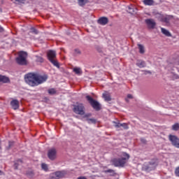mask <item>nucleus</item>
Returning a JSON list of instances; mask_svg holds the SVG:
<instances>
[{
  "label": "nucleus",
  "instance_id": "obj_37",
  "mask_svg": "<svg viewBox=\"0 0 179 179\" xmlns=\"http://www.w3.org/2000/svg\"><path fill=\"white\" fill-rule=\"evenodd\" d=\"M122 128H124V129H129V127H128V124L127 123H122Z\"/></svg>",
  "mask_w": 179,
  "mask_h": 179
},
{
  "label": "nucleus",
  "instance_id": "obj_11",
  "mask_svg": "<svg viewBox=\"0 0 179 179\" xmlns=\"http://www.w3.org/2000/svg\"><path fill=\"white\" fill-rule=\"evenodd\" d=\"M55 174L57 179H61V178H64V177H65V176H66L68 173L66 172V171H59L55 172Z\"/></svg>",
  "mask_w": 179,
  "mask_h": 179
},
{
  "label": "nucleus",
  "instance_id": "obj_43",
  "mask_svg": "<svg viewBox=\"0 0 179 179\" xmlns=\"http://www.w3.org/2000/svg\"><path fill=\"white\" fill-rule=\"evenodd\" d=\"M127 99H132V95L131 94H128L127 95Z\"/></svg>",
  "mask_w": 179,
  "mask_h": 179
},
{
  "label": "nucleus",
  "instance_id": "obj_41",
  "mask_svg": "<svg viewBox=\"0 0 179 179\" xmlns=\"http://www.w3.org/2000/svg\"><path fill=\"white\" fill-rule=\"evenodd\" d=\"M77 179H87V178H86V177L85 176H80V177H78Z\"/></svg>",
  "mask_w": 179,
  "mask_h": 179
},
{
  "label": "nucleus",
  "instance_id": "obj_33",
  "mask_svg": "<svg viewBox=\"0 0 179 179\" xmlns=\"http://www.w3.org/2000/svg\"><path fill=\"white\" fill-rule=\"evenodd\" d=\"M74 54L75 55H80L82 54V52H80V50L79 49H75Z\"/></svg>",
  "mask_w": 179,
  "mask_h": 179
},
{
  "label": "nucleus",
  "instance_id": "obj_19",
  "mask_svg": "<svg viewBox=\"0 0 179 179\" xmlns=\"http://www.w3.org/2000/svg\"><path fill=\"white\" fill-rule=\"evenodd\" d=\"M160 22H163L164 23H166V24H168V23H170V16L162 15V18H161Z\"/></svg>",
  "mask_w": 179,
  "mask_h": 179
},
{
  "label": "nucleus",
  "instance_id": "obj_32",
  "mask_svg": "<svg viewBox=\"0 0 179 179\" xmlns=\"http://www.w3.org/2000/svg\"><path fill=\"white\" fill-rule=\"evenodd\" d=\"M48 93L49 94H55V93H57V91L55 90V89L52 88L48 90Z\"/></svg>",
  "mask_w": 179,
  "mask_h": 179
},
{
  "label": "nucleus",
  "instance_id": "obj_31",
  "mask_svg": "<svg viewBox=\"0 0 179 179\" xmlns=\"http://www.w3.org/2000/svg\"><path fill=\"white\" fill-rule=\"evenodd\" d=\"M18 162L22 163V160L21 159H18L17 162H15V164H14V169H15V170H17V167L19 166V163Z\"/></svg>",
  "mask_w": 179,
  "mask_h": 179
},
{
  "label": "nucleus",
  "instance_id": "obj_7",
  "mask_svg": "<svg viewBox=\"0 0 179 179\" xmlns=\"http://www.w3.org/2000/svg\"><path fill=\"white\" fill-rule=\"evenodd\" d=\"M73 111L76 114H78V115H85V106L83 103L74 105Z\"/></svg>",
  "mask_w": 179,
  "mask_h": 179
},
{
  "label": "nucleus",
  "instance_id": "obj_17",
  "mask_svg": "<svg viewBox=\"0 0 179 179\" xmlns=\"http://www.w3.org/2000/svg\"><path fill=\"white\" fill-rule=\"evenodd\" d=\"M8 82H9V78L5 76L0 75V83H8Z\"/></svg>",
  "mask_w": 179,
  "mask_h": 179
},
{
  "label": "nucleus",
  "instance_id": "obj_28",
  "mask_svg": "<svg viewBox=\"0 0 179 179\" xmlns=\"http://www.w3.org/2000/svg\"><path fill=\"white\" fill-rule=\"evenodd\" d=\"M73 72H75L76 75H80V73H82V70L80 69V68H74Z\"/></svg>",
  "mask_w": 179,
  "mask_h": 179
},
{
  "label": "nucleus",
  "instance_id": "obj_3",
  "mask_svg": "<svg viewBox=\"0 0 179 179\" xmlns=\"http://www.w3.org/2000/svg\"><path fill=\"white\" fill-rule=\"evenodd\" d=\"M159 164V159L154 158L148 162V164H144L143 169L145 171H152L156 169Z\"/></svg>",
  "mask_w": 179,
  "mask_h": 179
},
{
  "label": "nucleus",
  "instance_id": "obj_12",
  "mask_svg": "<svg viewBox=\"0 0 179 179\" xmlns=\"http://www.w3.org/2000/svg\"><path fill=\"white\" fill-rule=\"evenodd\" d=\"M127 10L131 15H135L138 12V9L134 8V6H129L127 7Z\"/></svg>",
  "mask_w": 179,
  "mask_h": 179
},
{
  "label": "nucleus",
  "instance_id": "obj_10",
  "mask_svg": "<svg viewBox=\"0 0 179 179\" xmlns=\"http://www.w3.org/2000/svg\"><path fill=\"white\" fill-rule=\"evenodd\" d=\"M145 23L147 24L148 29H155L156 27V22L153 19H146L145 20Z\"/></svg>",
  "mask_w": 179,
  "mask_h": 179
},
{
  "label": "nucleus",
  "instance_id": "obj_29",
  "mask_svg": "<svg viewBox=\"0 0 179 179\" xmlns=\"http://www.w3.org/2000/svg\"><path fill=\"white\" fill-rule=\"evenodd\" d=\"M41 169L44 170V171H48V165H47V164H42Z\"/></svg>",
  "mask_w": 179,
  "mask_h": 179
},
{
  "label": "nucleus",
  "instance_id": "obj_47",
  "mask_svg": "<svg viewBox=\"0 0 179 179\" xmlns=\"http://www.w3.org/2000/svg\"><path fill=\"white\" fill-rule=\"evenodd\" d=\"M0 145H1V141H0Z\"/></svg>",
  "mask_w": 179,
  "mask_h": 179
},
{
  "label": "nucleus",
  "instance_id": "obj_36",
  "mask_svg": "<svg viewBox=\"0 0 179 179\" xmlns=\"http://www.w3.org/2000/svg\"><path fill=\"white\" fill-rule=\"evenodd\" d=\"M49 179H57L55 173H51L50 175Z\"/></svg>",
  "mask_w": 179,
  "mask_h": 179
},
{
  "label": "nucleus",
  "instance_id": "obj_8",
  "mask_svg": "<svg viewBox=\"0 0 179 179\" xmlns=\"http://www.w3.org/2000/svg\"><path fill=\"white\" fill-rule=\"evenodd\" d=\"M169 139L173 146L179 149V138L177 136L171 134L169 136Z\"/></svg>",
  "mask_w": 179,
  "mask_h": 179
},
{
  "label": "nucleus",
  "instance_id": "obj_23",
  "mask_svg": "<svg viewBox=\"0 0 179 179\" xmlns=\"http://www.w3.org/2000/svg\"><path fill=\"white\" fill-rule=\"evenodd\" d=\"M104 173H110V176H111L112 177H114V176H116V173L115 171L113 170V169H108L104 171Z\"/></svg>",
  "mask_w": 179,
  "mask_h": 179
},
{
  "label": "nucleus",
  "instance_id": "obj_42",
  "mask_svg": "<svg viewBox=\"0 0 179 179\" xmlns=\"http://www.w3.org/2000/svg\"><path fill=\"white\" fill-rule=\"evenodd\" d=\"M3 31V28L0 26V33H2Z\"/></svg>",
  "mask_w": 179,
  "mask_h": 179
},
{
  "label": "nucleus",
  "instance_id": "obj_2",
  "mask_svg": "<svg viewBox=\"0 0 179 179\" xmlns=\"http://www.w3.org/2000/svg\"><path fill=\"white\" fill-rule=\"evenodd\" d=\"M123 157L115 158L112 160V163L115 167H124L127 163V160L129 159V155L127 152L122 153Z\"/></svg>",
  "mask_w": 179,
  "mask_h": 179
},
{
  "label": "nucleus",
  "instance_id": "obj_6",
  "mask_svg": "<svg viewBox=\"0 0 179 179\" xmlns=\"http://www.w3.org/2000/svg\"><path fill=\"white\" fill-rule=\"evenodd\" d=\"M86 99L94 110H96V111H100V110H101V106L99 101L94 100L93 98H92V96L89 95L86 96Z\"/></svg>",
  "mask_w": 179,
  "mask_h": 179
},
{
  "label": "nucleus",
  "instance_id": "obj_26",
  "mask_svg": "<svg viewBox=\"0 0 179 179\" xmlns=\"http://www.w3.org/2000/svg\"><path fill=\"white\" fill-rule=\"evenodd\" d=\"M13 145H15V142L9 141L8 146L6 147V150H10L12 148H13Z\"/></svg>",
  "mask_w": 179,
  "mask_h": 179
},
{
  "label": "nucleus",
  "instance_id": "obj_1",
  "mask_svg": "<svg viewBox=\"0 0 179 179\" xmlns=\"http://www.w3.org/2000/svg\"><path fill=\"white\" fill-rule=\"evenodd\" d=\"M25 82L29 86L34 87L47 82L48 76L47 75H41L38 73H29L24 76Z\"/></svg>",
  "mask_w": 179,
  "mask_h": 179
},
{
  "label": "nucleus",
  "instance_id": "obj_46",
  "mask_svg": "<svg viewBox=\"0 0 179 179\" xmlns=\"http://www.w3.org/2000/svg\"><path fill=\"white\" fill-rule=\"evenodd\" d=\"M126 101H128V99H126Z\"/></svg>",
  "mask_w": 179,
  "mask_h": 179
},
{
  "label": "nucleus",
  "instance_id": "obj_27",
  "mask_svg": "<svg viewBox=\"0 0 179 179\" xmlns=\"http://www.w3.org/2000/svg\"><path fill=\"white\" fill-rule=\"evenodd\" d=\"M36 62H40V64H43L44 62V59L41 56H36Z\"/></svg>",
  "mask_w": 179,
  "mask_h": 179
},
{
  "label": "nucleus",
  "instance_id": "obj_25",
  "mask_svg": "<svg viewBox=\"0 0 179 179\" xmlns=\"http://www.w3.org/2000/svg\"><path fill=\"white\" fill-rule=\"evenodd\" d=\"M87 121L88 124H96V122H97V120L93 118H87Z\"/></svg>",
  "mask_w": 179,
  "mask_h": 179
},
{
  "label": "nucleus",
  "instance_id": "obj_20",
  "mask_svg": "<svg viewBox=\"0 0 179 179\" xmlns=\"http://www.w3.org/2000/svg\"><path fill=\"white\" fill-rule=\"evenodd\" d=\"M103 97L105 101H111V96L108 92H105L103 94Z\"/></svg>",
  "mask_w": 179,
  "mask_h": 179
},
{
  "label": "nucleus",
  "instance_id": "obj_15",
  "mask_svg": "<svg viewBox=\"0 0 179 179\" xmlns=\"http://www.w3.org/2000/svg\"><path fill=\"white\" fill-rule=\"evenodd\" d=\"M153 16L156 17V19H158V20L161 21L162 18L163 17V15L162 13H158L157 11L152 12Z\"/></svg>",
  "mask_w": 179,
  "mask_h": 179
},
{
  "label": "nucleus",
  "instance_id": "obj_34",
  "mask_svg": "<svg viewBox=\"0 0 179 179\" xmlns=\"http://www.w3.org/2000/svg\"><path fill=\"white\" fill-rule=\"evenodd\" d=\"M113 124H115V127L116 128H121V127H122V123L113 122Z\"/></svg>",
  "mask_w": 179,
  "mask_h": 179
},
{
  "label": "nucleus",
  "instance_id": "obj_18",
  "mask_svg": "<svg viewBox=\"0 0 179 179\" xmlns=\"http://www.w3.org/2000/svg\"><path fill=\"white\" fill-rule=\"evenodd\" d=\"M161 31L162 34H164L166 37H171V33L169 31V30L164 29V28H161Z\"/></svg>",
  "mask_w": 179,
  "mask_h": 179
},
{
  "label": "nucleus",
  "instance_id": "obj_14",
  "mask_svg": "<svg viewBox=\"0 0 179 179\" xmlns=\"http://www.w3.org/2000/svg\"><path fill=\"white\" fill-rule=\"evenodd\" d=\"M10 106L13 110H17L19 108V101L17 99H13L10 101Z\"/></svg>",
  "mask_w": 179,
  "mask_h": 179
},
{
  "label": "nucleus",
  "instance_id": "obj_16",
  "mask_svg": "<svg viewBox=\"0 0 179 179\" xmlns=\"http://www.w3.org/2000/svg\"><path fill=\"white\" fill-rule=\"evenodd\" d=\"M136 65L138 68H145V66H146V62L143 60H137Z\"/></svg>",
  "mask_w": 179,
  "mask_h": 179
},
{
  "label": "nucleus",
  "instance_id": "obj_13",
  "mask_svg": "<svg viewBox=\"0 0 179 179\" xmlns=\"http://www.w3.org/2000/svg\"><path fill=\"white\" fill-rule=\"evenodd\" d=\"M98 23L102 26H106V24L108 23V18L106 17H101L98 20Z\"/></svg>",
  "mask_w": 179,
  "mask_h": 179
},
{
  "label": "nucleus",
  "instance_id": "obj_39",
  "mask_svg": "<svg viewBox=\"0 0 179 179\" xmlns=\"http://www.w3.org/2000/svg\"><path fill=\"white\" fill-rule=\"evenodd\" d=\"M89 117H92V113H87L84 115V118H89Z\"/></svg>",
  "mask_w": 179,
  "mask_h": 179
},
{
  "label": "nucleus",
  "instance_id": "obj_9",
  "mask_svg": "<svg viewBox=\"0 0 179 179\" xmlns=\"http://www.w3.org/2000/svg\"><path fill=\"white\" fill-rule=\"evenodd\" d=\"M48 157L50 160H55L57 159V150L51 148L48 152Z\"/></svg>",
  "mask_w": 179,
  "mask_h": 179
},
{
  "label": "nucleus",
  "instance_id": "obj_44",
  "mask_svg": "<svg viewBox=\"0 0 179 179\" xmlns=\"http://www.w3.org/2000/svg\"><path fill=\"white\" fill-rule=\"evenodd\" d=\"M0 176H2V171L0 170Z\"/></svg>",
  "mask_w": 179,
  "mask_h": 179
},
{
  "label": "nucleus",
  "instance_id": "obj_4",
  "mask_svg": "<svg viewBox=\"0 0 179 179\" xmlns=\"http://www.w3.org/2000/svg\"><path fill=\"white\" fill-rule=\"evenodd\" d=\"M47 57L48 61H50V62H51V64H52L54 66L59 69V63L58 62V61H57V59H55L57 58V52H55V50L48 51Z\"/></svg>",
  "mask_w": 179,
  "mask_h": 179
},
{
  "label": "nucleus",
  "instance_id": "obj_22",
  "mask_svg": "<svg viewBox=\"0 0 179 179\" xmlns=\"http://www.w3.org/2000/svg\"><path fill=\"white\" fill-rule=\"evenodd\" d=\"M144 5H148V6H152L153 3H155V1L153 0H143Z\"/></svg>",
  "mask_w": 179,
  "mask_h": 179
},
{
  "label": "nucleus",
  "instance_id": "obj_40",
  "mask_svg": "<svg viewBox=\"0 0 179 179\" xmlns=\"http://www.w3.org/2000/svg\"><path fill=\"white\" fill-rule=\"evenodd\" d=\"M16 2H20V3H22V2H24L26 0H15Z\"/></svg>",
  "mask_w": 179,
  "mask_h": 179
},
{
  "label": "nucleus",
  "instance_id": "obj_21",
  "mask_svg": "<svg viewBox=\"0 0 179 179\" xmlns=\"http://www.w3.org/2000/svg\"><path fill=\"white\" fill-rule=\"evenodd\" d=\"M140 54H145V47L142 44H138Z\"/></svg>",
  "mask_w": 179,
  "mask_h": 179
},
{
  "label": "nucleus",
  "instance_id": "obj_5",
  "mask_svg": "<svg viewBox=\"0 0 179 179\" xmlns=\"http://www.w3.org/2000/svg\"><path fill=\"white\" fill-rule=\"evenodd\" d=\"M16 62L18 65H27V52H20L18 57L16 58Z\"/></svg>",
  "mask_w": 179,
  "mask_h": 179
},
{
  "label": "nucleus",
  "instance_id": "obj_45",
  "mask_svg": "<svg viewBox=\"0 0 179 179\" xmlns=\"http://www.w3.org/2000/svg\"><path fill=\"white\" fill-rule=\"evenodd\" d=\"M147 73H152L150 71H147Z\"/></svg>",
  "mask_w": 179,
  "mask_h": 179
},
{
  "label": "nucleus",
  "instance_id": "obj_24",
  "mask_svg": "<svg viewBox=\"0 0 179 179\" xmlns=\"http://www.w3.org/2000/svg\"><path fill=\"white\" fill-rule=\"evenodd\" d=\"M87 3V0H78V5L80 6H85Z\"/></svg>",
  "mask_w": 179,
  "mask_h": 179
},
{
  "label": "nucleus",
  "instance_id": "obj_30",
  "mask_svg": "<svg viewBox=\"0 0 179 179\" xmlns=\"http://www.w3.org/2000/svg\"><path fill=\"white\" fill-rule=\"evenodd\" d=\"M173 131H178L179 129V124L176 123L172 126Z\"/></svg>",
  "mask_w": 179,
  "mask_h": 179
},
{
  "label": "nucleus",
  "instance_id": "obj_35",
  "mask_svg": "<svg viewBox=\"0 0 179 179\" xmlns=\"http://www.w3.org/2000/svg\"><path fill=\"white\" fill-rule=\"evenodd\" d=\"M31 33H34V34H37L38 31L36 28H31Z\"/></svg>",
  "mask_w": 179,
  "mask_h": 179
},
{
  "label": "nucleus",
  "instance_id": "obj_38",
  "mask_svg": "<svg viewBox=\"0 0 179 179\" xmlns=\"http://www.w3.org/2000/svg\"><path fill=\"white\" fill-rule=\"evenodd\" d=\"M175 174H176V177H179V166L176 169Z\"/></svg>",
  "mask_w": 179,
  "mask_h": 179
}]
</instances>
